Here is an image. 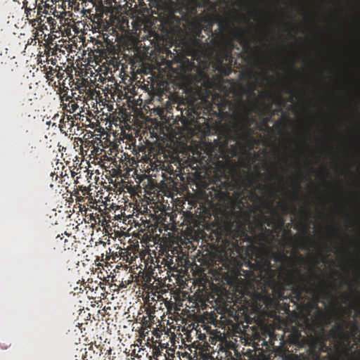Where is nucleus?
Masks as SVG:
<instances>
[{
    "label": "nucleus",
    "mask_w": 360,
    "mask_h": 360,
    "mask_svg": "<svg viewBox=\"0 0 360 360\" xmlns=\"http://www.w3.org/2000/svg\"><path fill=\"white\" fill-rule=\"evenodd\" d=\"M269 274L273 283L276 282L277 277L281 288L284 285H295L292 293L297 300L303 298L304 292L326 297L330 295L328 289L335 288L334 281L327 282L322 275L316 274L312 269L309 270V276L307 277L293 263L290 264V267L282 266L278 272L270 269Z\"/></svg>",
    "instance_id": "1"
},
{
    "label": "nucleus",
    "mask_w": 360,
    "mask_h": 360,
    "mask_svg": "<svg viewBox=\"0 0 360 360\" xmlns=\"http://www.w3.org/2000/svg\"><path fill=\"white\" fill-rule=\"evenodd\" d=\"M212 240L221 242L231 255L241 256L248 254V248L242 243H250L251 238L240 229L233 230L232 226L229 225L224 230L217 229L212 233Z\"/></svg>",
    "instance_id": "2"
},
{
    "label": "nucleus",
    "mask_w": 360,
    "mask_h": 360,
    "mask_svg": "<svg viewBox=\"0 0 360 360\" xmlns=\"http://www.w3.org/2000/svg\"><path fill=\"white\" fill-rule=\"evenodd\" d=\"M161 22L174 31L181 30L184 28L198 34L202 30L200 18L198 16H191L186 13H181V16H177L174 11H169L167 14L162 17Z\"/></svg>",
    "instance_id": "3"
},
{
    "label": "nucleus",
    "mask_w": 360,
    "mask_h": 360,
    "mask_svg": "<svg viewBox=\"0 0 360 360\" xmlns=\"http://www.w3.org/2000/svg\"><path fill=\"white\" fill-rule=\"evenodd\" d=\"M229 32L233 37L224 39L221 43V46L226 58H231V53L234 49V39H236L243 46V51L248 53L250 58L255 56V51L250 45V37L249 31H243L239 28L232 29L231 25H229Z\"/></svg>",
    "instance_id": "4"
},
{
    "label": "nucleus",
    "mask_w": 360,
    "mask_h": 360,
    "mask_svg": "<svg viewBox=\"0 0 360 360\" xmlns=\"http://www.w3.org/2000/svg\"><path fill=\"white\" fill-rule=\"evenodd\" d=\"M191 115L193 119H203L204 122L209 120V117H205V115H217V112L212 109L211 104L207 102H202L200 105H193L190 108Z\"/></svg>",
    "instance_id": "5"
},
{
    "label": "nucleus",
    "mask_w": 360,
    "mask_h": 360,
    "mask_svg": "<svg viewBox=\"0 0 360 360\" xmlns=\"http://www.w3.org/2000/svg\"><path fill=\"white\" fill-rule=\"evenodd\" d=\"M295 191L291 193V198L293 200H298L299 196H300V181L297 180L295 184Z\"/></svg>",
    "instance_id": "6"
},
{
    "label": "nucleus",
    "mask_w": 360,
    "mask_h": 360,
    "mask_svg": "<svg viewBox=\"0 0 360 360\" xmlns=\"http://www.w3.org/2000/svg\"><path fill=\"white\" fill-rule=\"evenodd\" d=\"M68 107L69 108L67 109V111L69 112L70 113H73L77 110L78 105L77 103L71 101L70 103H69Z\"/></svg>",
    "instance_id": "7"
},
{
    "label": "nucleus",
    "mask_w": 360,
    "mask_h": 360,
    "mask_svg": "<svg viewBox=\"0 0 360 360\" xmlns=\"http://www.w3.org/2000/svg\"><path fill=\"white\" fill-rule=\"evenodd\" d=\"M264 207L269 210V212L272 213L274 214H276L275 209L273 205V200H270L269 202H266L264 203Z\"/></svg>",
    "instance_id": "8"
},
{
    "label": "nucleus",
    "mask_w": 360,
    "mask_h": 360,
    "mask_svg": "<svg viewBox=\"0 0 360 360\" xmlns=\"http://www.w3.org/2000/svg\"><path fill=\"white\" fill-rule=\"evenodd\" d=\"M253 121V117H250L249 115H246L243 118V124L246 127H249L252 122Z\"/></svg>",
    "instance_id": "9"
},
{
    "label": "nucleus",
    "mask_w": 360,
    "mask_h": 360,
    "mask_svg": "<svg viewBox=\"0 0 360 360\" xmlns=\"http://www.w3.org/2000/svg\"><path fill=\"white\" fill-rule=\"evenodd\" d=\"M217 198H218L219 200L225 199L229 196V193L226 190L225 191H220L217 193H216Z\"/></svg>",
    "instance_id": "10"
},
{
    "label": "nucleus",
    "mask_w": 360,
    "mask_h": 360,
    "mask_svg": "<svg viewBox=\"0 0 360 360\" xmlns=\"http://www.w3.org/2000/svg\"><path fill=\"white\" fill-rule=\"evenodd\" d=\"M56 72V69H53V68L51 67H49V70L47 71V72L46 73V77L47 79H52L55 72Z\"/></svg>",
    "instance_id": "11"
},
{
    "label": "nucleus",
    "mask_w": 360,
    "mask_h": 360,
    "mask_svg": "<svg viewBox=\"0 0 360 360\" xmlns=\"http://www.w3.org/2000/svg\"><path fill=\"white\" fill-rule=\"evenodd\" d=\"M143 281L146 283H150V281H151V279H152V276L150 275V273H146L143 276Z\"/></svg>",
    "instance_id": "12"
},
{
    "label": "nucleus",
    "mask_w": 360,
    "mask_h": 360,
    "mask_svg": "<svg viewBox=\"0 0 360 360\" xmlns=\"http://www.w3.org/2000/svg\"><path fill=\"white\" fill-rule=\"evenodd\" d=\"M279 206L284 213H287L288 210V206L286 202H283Z\"/></svg>",
    "instance_id": "13"
},
{
    "label": "nucleus",
    "mask_w": 360,
    "mask_h": 360,
    "mask_svg": "<svg viewBox=\"0 0 360 360\" xmlns=\"http://www.w3.org/2000/svg\"><path fill=\"white\" fill-rule=\"evenodd\" d=\"M38 22L39 24H41V22H42V20L41 18V17L38 19V20H30V23L32 24V26H34L36 25V22Z\"/></svg>",
    "instance_id": "14"
},
{
    "label": "nucleus",
    "mask_w": 360,
    "mask_h": 360,
    "mask_svg": "<svg viewBox=\"0 0 360 360\" xmlns=\"http://www.w3.org/2000/svg\"><path fill=\"white\" fill-rule=\"evenodd\" d=\"M284 91H285V93H287V94H292V93L293 89H292V86H290V85H287V86L285 87Z\"/></svg>",
    "instance_id": "15"
},
{
    "label": "nucleus",
    "mask_w": 360,
    "mask_h": 360,
    "mask_svg": "<svg viewBox=\"0 0 360 360\" xmlns=\"http://www.w3.org/2000/svg\"><path fill=\"white\" fill-rule=\"evenodd\" d=\"M277 99L278 101L279 105H283L284 103L283 98H282L281 94H278Z\"/></svg>",
    "instance_id": "16"
},
{
    "label": "nucleus",
    "mask_w": 360,
    "mask_h": 360,
    "mask_svg": "<svg viewBox=\"0 0 360 360\" xmlns=\"http://www.w3.org/2000/svg\"><path fill=\"white\" fill-rule=\"evenodd\" d=\"M78 195H79V191H76V192L75 193V195H76V196H77V201H84V198H83V197H82V196H78Z\"/></svg>",
    "instance_id": "17"
},
{
    "label": "nucleus",
    "mask_w": 360,
    "mask_h": 360,
    "mask_svg": "<svg viewBox=\"0 0 360 360\" xmlns=\"http://www.w3.org/2000/svg\"><path fill=\"white\" fill-rule=\"evenodd\" d=\"M31 11L32 10L30 8H26L25 9V13H26V15L28 17V16H30L31 15Z\"/></svg>",
    "instance_id": "18"
},
{
    "label": "nucleus",
    "mask_w": 360,
    "mask_h": 360,
    "mask_svg": "<svg viewBox=\"0 0 360 360\" xmlns=\"http://www.w3.org/2000/svg\"><path fill=\"white\" fill-rule=\"evenodd\" d=\"M271 195H272V197H273V198H274V199H276V198H278V195H277V194H276V191H272V193H271Z\"/></svg>",
    "instance_id": "19"
},
{
    "label": "nucleus",
    "mask_w": 360,
    "mask_h": 360,
    "mask_svg": "<svg viewBox=\"0 0 360 360\" xmlns=\"http://www.w3.org/2000/svg\"><path fill=\"white\" fill-rule=\"evenodd\" d=\"M257 110H258V106H257V105L256 103H254V104L252 105V110H253V111H257Z\"/></svg>",
    "instance_id": "20"
},
{
    "label": "nucleus",
    "mask_w": 360,
    "mask_h": 360,
    "mask_svg": "<svg viewBox=\"0 0 360 360\" xmlns=\"http://www.w3.org/2000/svg\"><path fill=\"white\" fill-rule=\"evenodd\" d=\"M356 311H357V313L359 314V315L360 316V301L359 302L358 307L356 308Z\"/></svg>",
    "instance_id": "21"
},
{
    "label": "nucleus",
    "mask_w": 360,
    "mask_h": 360,
    "mask_svg": "<svg viewBox=\"0 0 360 360\" xmlns=\"http://www.w3.org/2000/svg\"><path fill=\"white\" fill-rule=\"evenodd\" d=\"M290 68H291V70H292L297 71V70H296V68H295V66L294 65H291Z\"/></svg>",
    "instance_id": "22"
},
{
    "label": "nucleus",
    "mask_w": 360,
    "mask_h": 360,
    "mask_svg": "<svg viewBox=\"0 0 360 360\" xmlns=\"http://www.w3.org/2000/svg\"><path fill=\"white\" fill-rule=\"evenodd\" d=\"M271 220L269 219V221L267 222V225H268L269 226H271Z\"/></svg>",
    "instance_id": "23"
},
{
    "label": "nucleus",
    "mask_w": 360,
    "mask_h": 360,
    "mask_svg": "<svg viewBox=\"0 0 360 360\" xmlns=\"http://www.w3.org/2000/svg\"><path fill=\"white\" fill-rule=\"evenodd\" d=\"M306 213H307V215H309V210H307L306 211Z\"/></svg>",
    "instance_id": "24"
},
{
    "label": "nucleus",
    "mask_w": 360,
    "mask_h": 360,
    "mask_svg": "<svg viewBox=\"0 0 360 360\" xmlns=\"http://www.w3.org/2000/svg\"><path fill=\"white\" fill-rule=\"evenodd\" d=\"M53 20V19L52 18V17H50V18L48 19V21L49 22V20Z\"/></svg>",
    "instance_id": "25"
},
{
    "label": "nucleus",
    "mask_w": 360,
    "mask_h": 360,
    "mask_svg": "<svg viewBox=\"0 0 360 360\" xmlns=\"http://www.w3.org/2000/svg\"><path fill=\"white\" fill-rule=\"evenodd\" d=\"M86 189L84 190L83 195H85Z\"/></svg>",
    "instance_id": "26"
}]
</instances>
